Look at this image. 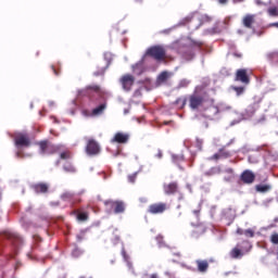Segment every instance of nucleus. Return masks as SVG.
Here are the masks:
<instances>
[{"mask_svg":"<svg viewBox=\"0 0 278 278\" xmlns=\"http://www.w3.org/2000/svg\"><path fill=\"white\" fill-rule=\"evenodd\" d=\"M38 147L40 149L41 155H53V153H59L60 151H66V146L64 144H53L49 140L39 141Z\"/></svg>","mask_w":278,"mask_h":278,"instance_id":"obj_1","label":"nucleus"},{"mask_svg":"<svg viewBox=\"0 0 278 278\" xmlns=\"http://www.w3.org/2000/svg\"><path fill=\"white\" fill-rule=\"evenodd\" d=\"M14 144L17 149L31 147V139L27 132H15L13 136Z\"/></svg>","mask_w":278,"mask_h":278,"instance_id":"obj_2","label":"nucleus"},{"mask_svg":"<svg viewBox=\"0 0 278 278\" xmlns=\"http://www.w3.org/2000/svg\"><path fill=\"white\" fill-rule=\"evenodd\" d=\"M147 55L156 60V62H162L166 60V49L162 46H153L147 50Z\"/></svg>","mask_w":278,"mask_h":278,"instance_id":"obj_3","label":"nucleus"},{"mask_svg":"<svg viewBox=\"0 0 278 278\" xmlns=\"http://www.w3.org/2000/svg\"><path fill=\"white\" fill-rule=\"evenodd\" d=\"M170 210V205L166 202H155L149 205L148 214H152L153 216H157L168 212Z\"/></svg>","mask_w":278,"mask_h":278,"instance_id":"obj_4","label":"nucleus"},{"mask_svg":"<svg viewBox=\"0 0 278 278\" xmlns=\"http://www.w3.org/2000/svg\"><path fill=\"white\" fill-rule=\"evenodd\" d=\"M187 101L189 102L190 110H199L205 103V98L198 92H193L187 97Z\"/></svg>","mask_w":278,"mask_h":278,"instance_id":"obj_5","label":"nucleus"},{"mask_svg":"<svg viewBox=\"0 0 278 278\" xmlns=\"http://www.w3.org/2000/svg\"><path fill=\"white\" fill-rule=\"evenodd\" d=\"M104 205L110 207L114 212V214H125L126 205L125 202L121 200H106L104 201Z\"/></svg>","mask_w":278,"mask_h":278,"instance_id":"obj_6","label":"nucleus"},{"mask_svg":"<svg viewBox=\"0 0 278 278\" xmlns=\"http://www.w3.org/2000/svg\"><path fill=\"white\" fill-rule=\"evenodd\" d=\"M119 84H122V88L125 92H130L134 84H136V77L131 74H125L119 78Z\"/></svg>","mask_w":278,"mask_h":278,"instance_id":"obj_7","label":"nucleus"},{"mask_svg":"<svg viewBox=\"0 0 278 278\" xmlns=\"http://www.w3.org/2000/svg\"><path fill=\"white\" fill-rule=\"evenodd\" d=\"M80 94H83V97H89L92 101V97H94V94H97V97H101V87L99 85H89L80 91Z\"/></svg>","mask_w":278,"mask_h":278,"instance_id":"obj_8","label":"nucleus"},{"mask_svg":"<svg viewBox=\"0 0 278 278\" xmlns=\"http://www.w3.org/2000/svg\"><path fill=\"white\" fill-rule=\"evenodd\" d=\"M85 151H86L87 155H90V156L99 155V153H101V146H99V142H97V140L89 139L87 141Z\"/></svg>","mask_w":278,"mask_h":278,"instance_id":"obj_9","label":"nucleus"},{"mask_svg":"<svg viewBox=\"0 0 278 278\" xmlns=\"http://www.w3.org/2000/svg\"><path fill=\"white\" fill-rule=\"evenodd\" d=\"M235 79L236 81H241V84H251V78L249 77V72L247 71V68L237 70Z\"/></svg>","mask_w":278,"mask_h":278,"instance_id":"obj_10","label":"nucleus"},{"mask_svg":"<svg viewBox=\"0 0 278 278\" xmlns=\"http://www.w3.org/2000/svg\"><path fill=\"white\" fill-rule=\"evenodd\" d=\"M163 191L168 197H170L173 194H177V192H179V182L178 181H172V182H168V184H164L163 185Z\"/></svg>","mask_w":278,"mask_h":278,"instance_id":"obj_11","label":"nucleus"},{"mask_svg":"<svg viewBox=\"0 0 278 278\" xmlns=\"http://www.w3.org/2000/svg\"><path fill=\"white\" fill-rule=\"evenodd\" d=\"M49 188H51L49 182H37L31 185V190H34L36 194H47L49 193Z\"/></svg>","mask_w":278,"mask_h":278,"instance_id":"obj_12","label":"nucleus"},{"mask_svg":"<svg viewBox=\"0 0 278 278\" xmlns=\"http://www.w3.org/2000/svg\"><path fill=\"white\" fill-rule=\"evenodd\" d=\"M240 180L243 184L251 185L255 181V174L250 169H245L240 175Z\"/></svg>","mask_w":278,"mask_h":278,"instance_id":"obj_13","label":"nucleus"},{"mask_svg":"<svg viewBox=\"0 0 278 278\" xmlns=\"http://www.w3.org/2000/svg\"><path fill=\"white\" fill-rule=\"evenodd\" d=\"M111 142H116L117 144H127L129 142V134L116 132Z\"/></svg>","mask_w":278,"mask_h":278,"instance_id":"obj_14","label":"nucleus"},{"mask_svg":"<svg viewBox=\"0 0 278 278\" xmlns=\"http://www.w3.org/2000/svg\"><path fill=\"white\" fill-rule=\"evenodd\" d=\"M231 157V152L227 151L225 149V147H223L222 149H219L218 153H215L213 156L210 157V160H227Z\"/></svg>","mask_w":278,"mask_h":278,"instance_id":"obj_15","label":"nucleus"},{"mask_svg":"<svg viewBox=\"0 0 278 278\" xmlns=\"http://www.w3.org/2000/svg\"><path fill=\"white\" fill-rule=\"evenodd\" d=\"M242 25L247 29H253V25H255V15L247 14L242 20Z\"/></svg>","mask_w":278,"mask_h":278,"instance_id":"obj_16","label":"nucleus"},{"mask_svg":"<svg viewBox=\"0 0 278 278\" xmlns=\"http://www.w3.org/2000/svg\"><path fill=\"white\" fill-rule=\"evenodd\" d=\"M187 103H188V96H182L177 98L176 101L173 102V105H175L177 110H184Z\"/></svg>","mask_w":278,"mask_h":278,"instance_id":"obj_17","label":"nucleus"},{"mask_svg":"<svg viewBox=\"0 0 278 278\" xmlns=\"http://www.w3.org/2000/svg\"><path fill=\"white\" fill-rule=\"evenodd\" d=\"M195 264L199 273H207V269L210 268V263L207 261L198 260L195 261Z\"/></svg>","mask_w":278,"mask_h":278,"instance_id":"obj_18","label":"nucleus"},{"mask_svg":"<svg viewBox=\"0 0 278 278\" xmlns=\"http://www.w3.org/2000/svg\"><path fill=\"white\" fill-rule=\"evenodd\" d=\"M108 108V103H102L99 106L94 108L91 111V116H101V114H103V112H105V109Z\"/></svg>","mask_w":278,"mask_h":278,"instance_id":"obj_19","label":"nucleus"},{"mask_svg":"<svg viewBox=\"0 0 278 278\" xmlns=\"http://www.w3.org/2000/svg\"><path fill=\"white\" fill-rule=\"evenodd\" d=\"M256 192H261V194H266V192H270L273 190V186L270 185H256L255 186Z\"/></svg>","mask_w":278,"mask_h":278,"instance_id":"obj_20","label":"nucleus"},{"mask_svg":"<svg viewBox=\"0 0 278 278\" xmlns=\"http://www.w3.org/2000/svg\"><path fill=\"white\" fill-rule=\"evenodd\" d=\"M85 190L79 191L76 195H74V200H72V207H75L76 205H79V203H83L81 195L85 193Z\"/></svg>","mask_w":278,"mask_h":278,"instance_id":"obj_21","label":"nucleus"},{"mask_svg":"<svg viewBox=\"0 0 278 278\" xmlns=\"http://www.w3.org/2000/svg\"><path fill=\"white\" fill-rule=\"evenodd\" d=\"M144 68V63L142 61H139L135 65H132V72H135L137 75H142V71Z\"/></svg>","mask_w":278,"mask_h":278,"instance_id":"obj_22","label":"nucleus"},{"mask_svg":"<svg viewBox=\"0 0 278 278\" xmlns=\"http://www.w3.org/2000/svg\"><path fill=\"white\" fill-rule=\"evenodd\" d=\"M242 250H240L239 248H233L230 251V257H232V260H238L239 257H242Z\"/></svg>","mask_w":278,"mask_h":278,"instance_id":"obj_23","label":"nucleus"},{"mask_svg":"<svg viewBox=\"0 0 278 278\" xmlns=\"http://www.w3.org/2000/svg\"><path fill=\"white\" fill-rule=\"evenodd\" d=\"M74 197L75 194L71 192H65L61 195V199L62 201H67L68 203H71V205H73Z\"/></svg>","mask_w":278,"mask_h":278,"instance_id":"obj_24","label":"nucleus"},{"mask_svg":"<svg viewBox=\"0 0 278 278\" xmlns=\"http://www.w3.org/2000/svg\"><path fill=\"white\" fill-rule=\"evenodd\" d=\"M58 153H60L61 160H71V151H68L67 148H65V150H59Z\"/></svg>","mask_w":278,"mask_h":278,"instance_id":"obj_25","label":"nucleus"},{"mask_svg":"<svg viewBox=\"0 0 278 278\" xmlns=\"http://www.w3.org/2000/svg\"><path fill=\"white\" fill-rule=\"evenodd\" d=\"M63 170H65V173H77L75 166L68 162L63 165Z\"/></svg>","mask_w":278,"mask_h":278,"instance_id":"obj_26","label":"nucleus"},{"mask_svg":"<svg viewBox=\"0 0 278 278\" xmlns=\"http://www.w3.org/2000/svg\"><path fill=\"white\" fill-rule=\"evenodd\" d=\"M268 61L271 64H278V52H271L267 55Z\"/></svg>","mask_w":278,"mask_h":278,"instance_id":"obj_27","label":"nucleus"},{"mask_svg":"<svg viewBox=\"0 0 278 278\" xmlns=\"http://www.w3.org/2000/svg\"><path fill=\"white\" fill-rule=\"evenodd\" d=\"M267 14H268L269 16L277 17V16H278V8H277V7H270V8L267 10Z\"/></svg>","mask_w":278,"mask_h":278,"instance_id":"obj_28","label":"nucleus"},{"mask_svg":"<svg viewBox=\"0 0 278 278\" xmlns=\"http://www.w3.org/2000/svg\"><path fill=\"white\" fill-rule=\"evenodd\" d=\"M50 68L55 77H60V73H62L60 65H51Z\"/></svg>","mask_w":278,"mask_h":278,"instance_id":"obj_29","label":"nucleus"},{"mask_svg":"<svg viewBox=\"0 0 278 278\" xmlns=\"http://www.w3.org/2000/svg\"><path fill=\"white\" fill-rule=\"evenodd\" d=\"M108 66H110V64H106L105 67H101L100 70L96 71L93 73L94 77H101V75H105V71H108Z\"/></svg>","mask_w":278,"mask_h":278,"instance_id":"obj_30","label":"nucleus"},{"mask_svg":"<svg viewBox=\"0 0 278 278\" xmlns=\"http://www.w3.org/2000/svg\"><path fill=\"white\" fill-rule=\"evenodd\" d=\"M77 219L83 222V223L88 220V213L87 212L78 213L77 214Z\"/></svg>","mask_w":278,"mask_h":278,"instance_id":"obj_31","label":"nucleus"},{"mask_svg":"<svg viewBox=\"0 0 278 278\" xmlns=\"http://www.w3.org/2000/svg\"><path fill=\"white\" fill-rule=\"evenodd\" d=\"M188 86H190V80L186 78L181 79L178 84V88H188Z\"/></svg>","mask_w":278,"mask_h":278,"instance_id":"obj_32","label":"nucleus"},{"mask_svg":"<svg viewBox=\"0 0 278 278\" xmlns=\"http://www.w3.org/2000/svg\"><path fill=\"white\" fill-rule=\"evenodd\" d=\"M243 236H245L247 238H253L255 236V231H253V229L249 228V229L244 230Z\"/></svg>","mask_w":278,"mask_h":278,"instance_id":"obj_33","label":"nucleus"},{"mask_svg":"<svg viewBox=\"0 0 278 278\" xmlns=\"http://www.w3.org/2000/svg\"><path fill=\"white\" fill-rule=\"evenodd\" d=\"M168 79V73L167 72H163L159 75V81H166Z\"/></svg>","mask_w":278,"mask_h":278,"instance_id":"obj_34","label":"nucleus"},{"mask_svg":"<svg viewBox=\"0 0 278 278\" xmlns=\"http://www.w3.org/2000/svg\"><path fill=\"white\" fill-rule=\"evenodd\" d=\"M81 253H84V251H81V249H79V248H75V249L72 251L73 257H79V256L81 255Z\"/></svg>","mask_w":278,"mask_h":278,"instance_id":"obj_35","label":"nucleus"},{"mask_svg":"<svg viewBox=\"0 0 278 278\" xmlns=\"http://www.w3.org/2000/svg\"><path fill=\"white\" fill-rule=\"evenodd\" d=\"M210 112L213 113V116H216V114H219L220 110H218V106L213 105L208 109Z\"/></svg>","mask_w":278,"mask_h":278,"instance_id":"obj_36","label":"nucleus"},{"mask_svg":"<svg viewBox=\"0 0 278 278\" xmlns=\"http://www.w3.org/2000/svg\"><path fill=\"white\" fill-rule=\"evenodd\" d=\"M156 241L159 242V247H164V237L162 235L156 236Z\"/></svg>","mask_w":278,"mask_h":278,"instance_id":"obj_37","label":"nucleus"},{"mask_svg":"<svg viewBox=\"0 0 278 278\" xmlns=\"http://www.w3.org/2000/svg\"><path fill=\"white\" fill-rule=\"evenodd\" d=\"M210 173H211V175L220 174L222 169H220V167H213V168H211Z\"/></svg>","mask_w":278,"mask_h":278,"instance_id":"obj_38","label":"nucleus"},{"mask_svg":"<svg viewBox=\"0 0 278 278\" xmlns=\"http://www.w3.org/2000/svg\"><path fill=\"white\" fill-rule=\"evenodd\" d=\"M257 109H255V104H252L250 105L248 109H247V112L250 113V114H253L254 112H256Z\"/></svg>","mask_w":278,"mask_h":278,"instance_id":"obj_39","label":"nucleus"},{"mask_svg":"<svg viewBox=\"0 0 278 278\" xmlns=\"http://www.w3.org/2000/svg\"><path fill=\"white\" fill-rule=\"evenodd\" d=\"M235 90H236L237 94L240 96V94H242V92H244V87H236Z\"/></svg>","mask_w":278,"mask_h":278,"instance_id":"obj_40","label":"nucleus"},{"mask_svg":"<svg viewBox=\"0 0 278 278\" xmlns=\"http://www.w3.org/2000/svg\"><path fill=\"white\" fill-rule=\"evenodd\" d=\"M193 47H198V49H201L203 47V42L201 41H192Z\"/></svg>","mask_w":278,"mask_h":278,"instance_id":"obj_41","label":"nucleus"},{"mask_svg":"<svg viewBox=\"0 0 278 278\" xmlns=\"http://www.w3.org/2000/svg\"><path fill=\"white\" fill-rule=\"evenodd\" d=\"M236 233H237L238 236H244V230H243L242 228H238L237 231H236Z\"/></svg>","mask_w":278,"mask_h":278,"instance_id":"obj_42","label":"nucleus"},{"mask_svg":"<svg viewBox=\"0 0 278 278\" xmlns=\"http://www.w3.org/2000/svg\"><path fill=\"white\" fill-rule=\"evenodd\" d=\"M84 233H80V235H77L76 236V240H77V242H81V240H84Z\"/></svg>","mask_w":278,"mask_h":278,"instance_id":"obj_43","label":"nucleus"},{"mask_svg":"<svg viewBox=\"0 0 278 278\" xmlns=\"http://www.w3.org/2000/svg\"><path fill=\"white\" fill-rule=\"evenodd\" d=\"M163 155L164 154L162 153V150H159L155 157H157L159 160H162Z\"/></svg>","mask_w":278,"mask_h":278,"instance_id":"obj_44","label":"nucleus"},{"mask_svg":"<svg viewBox=\"0 0 278 278\" xmlns=\"http://www.w3.org/2000/svg\"><path fill=\"white\" fill-rule=\"evenodd\" d=\"M142 278H157V274H152L149 276V274H146Z\"/></svg>","mask_w":278,"mask_h":278,"instance_id":"obj_45","label":"nucleus"},{"mask_svg":"<svg viewBox=\"0 0 278 278\" xmlns=\"http://www.w3.org/2000/svg\"><path fill=\"white\" fill-rule=\"evenodd\" d=\"M218 3L220 5H227V3H229V0H218Z\"/></svg>","mask_w":278,"mask_h":278,"instance_id":"obj_46","label":"nucleus"},{"mask_svg":"<svg viewBox=\"0 0 278 278\" xmlns=\"http://www.w3.org/2000/svg\"><path fill=\"white\" fill-rule=\"evenodd\" d=\"M233 58L241 59V58H242V53H240V52H235V53H233Z\"/></svg>","mask_w":278,"mask_h":278,"instance_id":"obj_47","label":"nucleus"},{"mask_svg":"<svg viewBox=\"0 0 278 278\" xmlns=\"http://www.w3.org/2000/svg\"><path fill=\"white\" fill-rule=\"evenodd\" d=\"M226 173H228V175H233V168L231 167L227 168Z\"/></svg>","mask_w":278,"mask_h":278,"instance_id":"obj_48","label":"nucleus"},{"mask_svg":"<svg viewBox=\"0 0 278 278\" xmlns=\"http://www.w3.org/2000/svg\"><path fill=\"white\" fill-rule=\"evenodd\" d=\"M256 5H264V2L262 0H255Z\"/></svg>","mask_w":278,"mask_h":278,"instance_id":"obj_49","label":"nucleus"},{"mask_svg":"<svg viewBox=\"0 0 278 278\" xmlns=\"http://www.w3.org/2000/svg\"><path fill=\"white\" fill-rule=\"evenodd\" d=\"M139 201H140V203H147L148 200H147V198H140Z\"/></svg>","mask_w":278,"mask_h":278,"instance_id":"obj_50","label":"nucleus"},{"mask_svg":"<svg viewBox=\"0 0 278 278\" xmlns=\"http://www.w3.org/2000/svg\"><path fill=\"white\" fill-rule=\"evenodd\" d=\"M270 27H277V29H278V22L271 23Z\"/></svg>","mask_w":278,"mask_h":278,"instance_id":"obj_51","label":"nucleus"},{"mask_svg":"<svg viewBox=\"0 0 278 278\" xmlns=\"http://www.w3.org/2000/svg\"><path fill=\"white\" fill-rule=\"evenodd\" d=\"M129 181L131 182L136 181V176H129Z\"/></svg>","mask_w":278,"mask_h":278,"instance_id":"obj_52","label":"nucleus"},{"mask_svg":"<svg viewBox=\"0 0 278 278\" xmlns=\"http://www.w3.org/2000/svg\"><path fill=\"white\" fill-rule=\"evenodd\" d=\"M193 214H195V216H199V214H201V210L193 211Z\"/></svg>","mask_w":278,"mask_h":278,"instance_id":"obj_53","label":"nucleus"},{"mask_svg":"<svg viewBox=\"0 0 278 278\" xmlns=\"http://www.w3.org/2000/svg\"><path fill=\"white\" fill-rule=\"evenodd\" d=\"M233 1H235V3H240V2H242L244 0H233Z\"/></svg>","mask_w":278,"mask_h":278,"instance_id":"obj_54","label":"nucleus"},{"mask_svg":"<svg viewBox=\"0 0 278 278\" xmlns=\"http://www.w3.org/2000/svg\"><path fill=\"white\" fill-rule=\"evenodd\" d=\"M5 237H7V238H12V235L7 233Z\"/></svg>","mask_w":278,"mask_h":278,"instance_id":"obj_55","label":"nucleus"},{"mask_svg":"<svg viewBox=\"0 0 278 278\" xmlns=\"http://www.w3.org/2000/svg\"><path fill=\"white\" fill-rule=\"evenodd\" d=\"M16 157H21V152H17V153H16Z\"/></svg>","mask_w":278,"mask_h":278,"instance_id":"obj_56","label":"nucleus"},{"mask_svg":"<svg viewBox=\"0 0 278 278\" xmlns=\"http://www.w3.org/2000/svg\"><path fill=\"white\" fill-rule=\"evenodd\" d=\"M135 94H140V91L139 90L135 91Z\"/></svg>","mask_w":278,"mask_h":278,"instance_id":"obj_57","label":"nucleus"},{"mask_svg":"<svg viewBox=\"0 0 278 278\" xmlns=\"http://www.w3.org/2000/svg\"><path fill=\"white\" fill-rule=\"evenodd\" d=\"M179 199H184V194H180Z\"/></svg>","mask_w":278,"mask_h":278,"instance_id":"obj_58","label":"nucleus"},{"mask_svg":"<svg viewBox=\"0 0 278 278\" xmlns=\"http://www.w3.org/2000/svg\"><path fill=\"white\" fill-rule=\"evenodd\" d=\"M169 122H164V125H168Z\"/></svg>","mask_w":278,"mask_h":278,"instance_id":"obj_59","label":"nucleus"},{"mask_svg":"<svg viewBox=\"0 0 278 278\" xmlns=\"http://www.w3.org/2000/svg\"><path fill=\"white\" fill-rule=\"evenodd\" d=\"M74 212H75V214H77L78 211H74Z\"/></svg>","mask_w":278,"mask_h":278,"instance_id":"obj_60","label":"nucleus"}]
</instances>
